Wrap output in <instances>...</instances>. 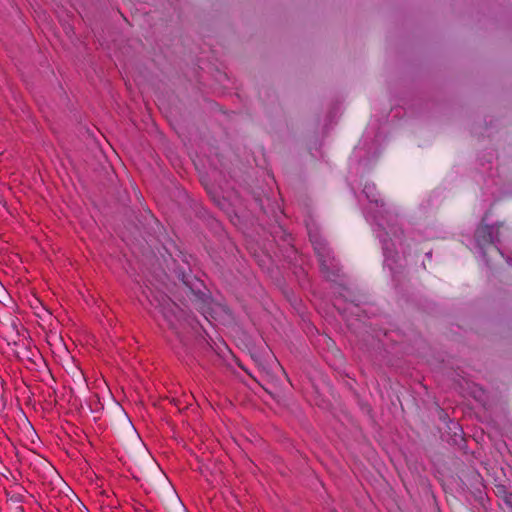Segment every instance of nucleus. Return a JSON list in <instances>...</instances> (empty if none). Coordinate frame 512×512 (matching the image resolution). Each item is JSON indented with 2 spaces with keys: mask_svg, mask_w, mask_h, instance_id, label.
I'll use <instances>...</instances> for the list:
<instances>
[{
  "mask_svg": "<svg viewBox=\"0 0 512 512\" xmlns=\"http://www.w3.org/2000/svg\"><path fill=\"white\" fill-rule=\"evenodd\" d=\"M385 126L371 120L351 156V173L363 178L380 157L385 144ZM359 202L367 204L362 213L378 240L383 254V267L397 284L410 281L419 269L427 270L432 249L423 250L417 239L433 240L442 236L439 224L430 217L429 203H421L407 212L400 204L385 198L375 183L361 179Z\"/></svg>",
  "mask_w": 512,
  "mask_h": 512,
  "instance_id": "obj_1",
  "label": "nucleus"
},
{
  "mask_svg": "<svg viewBox=\"0 0 512 512\" xmlns=\"http://www.w3.org/2000/svg\"><path fill=\"white\" fill-rule=\"evenodd\" d=\"M305 225L310 242L318 257L322 275L330 282H338L342 278L341 268L334 252L320 233L317 218L312 214L307 215Z\"/></svg>",
  "mask_w": 512,
  "mask_h": 512,
  "instance_id": "obj_2",
  "label": "nucleus"
},
{
  "mask_svg": "<svg viewBox=\"0 0 512 512\" xmlns=\"http://www.w3.org/2000/svg\"><path fill=\"white\" fill-rule=\"evenodd\" d=\"M498 241V227L481 223L475 230L471 249L482 258L485 264H489L487 254L494 251L503 256L502 251L495 243Z\"/></svg>",
  "mask_w": 512,
  "mask_h": 512,
  "instance_id": "obj_3",
  "label": "nucleus"
},
{
  "mask_svg": "<svg viewBox=\"0 0 512 512\" xmlns=\"http://www.w3.org/2000/svg\"><path fill=\"white\" fill-rule=\"evenodd\" d=\"M146 298L152 307L162 314L167 323L173 328L182 319L183 310L172 300L165 290H148Z\"/></svg>",
  "mask_w": 512,
  "mask_h": 512,
  "instance_id": "obj_4",
  "label": "nucleus"
},
{
  "mask_svg": "<svg viewBox=\"0 0 512 512\" xmlns=\"http://www.w3.org/2000/svg\"><path fill=\"white\" fill-rule=\"evenodd\" d=\"M450 429L455 430V436L459 438L460 441H462V429L458 426V424L451 422Z\"/></svg>",
  "mask_w": 512,
  "mask_h": 512,
  "instance_id": "obj_5",
  "label": "nucleus"
},
{
  "mask_svg": "<svg viewBox=\"0 0 512 512\" xmlns=\"http://www.w3.org/2000/svg\"><path fill=\"white\" fill-rule=\"evenodd\" d=\"M198 309L203 313V315H205V317H207L208 314H210L209 312V308H206L203 304L199 303L198 304Z\"/></svg>",
  "mask_w": 512,
  "mask_h": 512,
  "instance_id": "obj_6",
  "label": "nucleus"
},
{
  "mask_svg": "<svg viewBox=\"0 0 512 512\" xmlns=\"http://www.w3.org/2000/svg\"><path fill=\"white\" fill-rule=\"evenodd\" d=\"M506 262H507V264H508L509 266H512V258L507 257V258H506Z\"/></svg>",
  "mask_w": 512,
  "mask_h": 512,
  "instance_id": "obj_7",
  "label": "nucleus"
},
{
  "mask_svg": "<svg viewBox=\"0 0 512 512\" xmlns=\"http://www.w3.org/2000/svg\"><path fill=\"white\" fill-rule=\"evenodd\" d=\"M192 292L193 294L197 297L198 296V293H196V290L195 289H192ZM197 292H200V290H197Z\"/></svg>",
  "mask_w": 512,
  "mask_h": 512,
  "instance_id": "obj_8",
  "label": "nucleus"
}]
</instances>
